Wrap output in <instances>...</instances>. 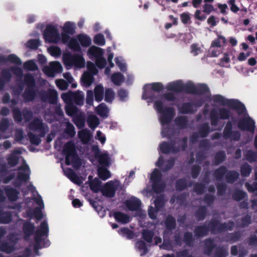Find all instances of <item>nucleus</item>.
Wrapping results in <instances>:
<instances>
[{
    "instance_id": "f257e3e1",
    "label": "nucleus",
    "mask_w": 257,
    "mask_h": 257,
    "mask_svg": "<svg viewBox=\"0 0 257 257\" xmlns=\"http://www.w3.org/2000/svg\"><path fill=\"white\" fill-rule=\"evenodd\" d=\"M234 227L233 221L229 220L227 222H220L216 219H212L210 220L208 225L203 224L196 226L194 229L195 236L198 238L207 235L210 231L212 234L220 233L227 230L231 231Z\"/></svg>"
},
{
    "instance_id": "f03ea898",
    "label": "nucleus",
    "mask_w": 257,
    "mask_h": 257,
    "mask_svg": "<svg viewBox=\"0 0 257 257\" xmlns=\"http://www.w3.org/2000/svg\"><path fill=\"white\" fill-rule=\"evenodd\" d=\"M63 154L65 156V163L67 165L71 164L74 168L79 169L81 165V160L77 154L74 143L70 141L63 146Z\"/></svg>"
},
{
    "instance_id": "7ed1b4c3",
    "label": "nucleus",
    "mask_w": 257,
    "mask_h": 257,
    "mask_svg": "<svg viewBox=\"0 0 257 257\" xmlns=\"http://www.w3.org/2000/svg\"><path fill=\"white\" fill-rule=\"evenodd\" d=\"M212 100L220 105H226L229 108L235 110L238 114H241L246 111L245 105L237 99H226L221 95L216 94L213 96Z\"/></svg>"
},
{
    "instance_id": "20e7f679",
    "label": "nucleus",
    "mask_w": 257,
    "mask_h": 257,
    "mask_svg": "<svg viewBox=\"0 0 257 257\" xmlns=\"http://www.w3.org/2000/svg\"><path fill=\"white\" fill-rule=\"evenodd\" d=\"M154 106L158 112L160 113L159 120L162 125L169 124L175 115V109L173 107H166L163 106L161 100H156Z\"/></svg>"
},
{
    "instance_id": "39448f33",
    "label": "nucleus",
    "mask_w": 257,
    "mask_h": 257,
    "mask_svg": "<svg viewBox=\"0 0 257 257\" xmlns=\"http://www.w3.org/2000/svg\"><path fill=\"white\" fill-rule=\"evenodd\" d=\"M24 81L26 85V88L22 96L25 102H32L35 99L37 94V90L35 89V78L31 74H26Z\"/></svg>"
},
{
    "instance_id": "423d86ee",
    "label": "nucleus",
    "mask_w": 257,
    "mask_h": 257,
    "mask_svg": "<svg viewBox=\"0 0 257 257\" xmlns=\"http://www.w3.org/2000/svg\"><path fill=\"white\" fill-rule=\"evenodd\" d=\"M34 241H43V247H48L50 245V241L48 239H45L43 237H47L49 235V227L46 220L43 221L40 226V228L37 229L34 231Z\"/></svg>"
},
{
    "instance_id": "0eeeda50",
    "label": "nucleus",
    "mask_w": 257,
    "mask_h": 257,
    "mask_svg": "<svg viewBox=\"0 0 257 257\" xmlns=\"http://www.w3.org/2000/svg\"><path fill=\"white\" fill-rule=\"evenodd\" d=\"M231 112L226 108L222 107L219 109L218 112L215 110H212L210 112V119L212 126H217L219 119H228L230 118Z\"/></svg>"
},
{
    "instance_id": "6e6552de",
    "label": "nucleus",
    "mask_w": 257,
    "mask_h": 257,
    "mask_svg": "<svg viewBox=\"0 0 257 257\" xmlns=\"http://www.w3.org/2000/svg\"><path fill=\"white\" fill-rule=\"evenodd\" d=\"M43 36L45 41L49 43H57L60 39L57 27L51 24L46 26Z\"/></svg>"
},
{
    "instance_id": "1a4fd4ad",
    "label": "nucleus",
    "mask_w": 257,
    "mask_h": 257,
    "mask_svg": "<svg viewBox=\"0 0 257 257\" xmlns=\"http://www.w3.org/2000/svg\"><path fill=\"white\" fill-rule=\"evenodd\" d=\"M162 174L157 169H155L151 175L150 180L152 182V189L156 193L163 191L165 184L161 182Z\"/></svg>"
},
{
    "instance_id": "9d476101",
    "label": "nucleus",
    "mask_w": 257,
    "mask_h": 257,
    "mask_svg": "<svg viewBox=\"0 0 257 257\" xmlns=\"http://www.w3.org/2000/svg\"><path fill=\"white\" fill-rule=\"evenodd\" d=\"M63 62L66 65L69 66H75L82 67L84 65V59L80 55L74 54L73 55L68 53L64 55Z\"/></svg>"
},
{
    "instance_id": "9b49d317",
    "label": "nucleus",
    "mask_w": 257,
    "mask_h": 257,
    "mask_svg": "<svg viewBox=\"0 0 257 257\" xmlns=\"http://www.w3.org/2000/svg\"><path fill=\"white\" fill-rule=\"evenodd\" d=\"M151 90H147L146 89V87L148 85H146L143 87V93L142 95V97L144 99H149L151 101H154L157 97L154 94L153 91L160 92L162 91L164 89V85L161 82H153L151 83Z\"/></svg>"
},
{
    "instance_id": "f8f14e48",
    "label": "nucleus",
    "mask_w": 257,
    "mask_h": 257,
    "mask_svg": "<svg viewBox=\"0 0 257 257\" xmlns=\"http://www.w3.org/2000/svg\"><path fill=\"white\" fill-rule=\"evenodd\" d=\"M30 130L40 133V136L44 137L48 132L49 128L47 125L44 123L40 118H35L29 124Z\"/></svg>"
},
{
    "instance_id": "ddd939ff",
    "label": "nucleus",
    "mask_w": 257,
    "mask_h": 257,
    "mask_svg": "<svg viewBox=\"0 0 257 257\" xmlns=\"http://www.w3.org/2000/svg\"><path fill=\"white\" fill-rule=\"evenodd\" d=\"M232 128V122L228 121L223 131V137L226 140L230 139L235 142L239 141L241 138V134L238 131H233Z\"/></svg>"
},
{
    "instance_id": "4468645a",
    "label": "nucleus",
    "mask_w": 257,
    "mask_h": 257,
    "mask_svg": "<svg viewBox=\"0 0 257 257\" xmlns=\"http://www.w3.org/2000/svg\"><path fill=\"white\" fill-rule=\"evenodd\" d=\"M160 152L163 154H169L171 153L176 154L180 152V148L176 146L175 140L170 142H163L159 145Z\"/></svg>"
},
{
    "instance_id": "2eb2a0df",
    "label": "nucleus",
    "mask_w": 257,
    "mask_h": 257,
    "mask_svg": "<svg viewBox=\"0 0 257 257\" xmlns=\"http://www.w3.org/2000/svg\"><path fill=\"white\" fill-rule=\"evenodd\" d=\"M237 126L241 131H246L253 133L255 127V122L249 116L243 117L238 121Z\"/></svg>"
},
{
    "instance_id": "dca6fc26",
    "label": "nucleus",
    "mask_w": 257,
    "mask_h": 257,
    "mask_svg": "<svg viewBox=\"0 0 257 257\" xmlns=\"http://www.w3.org/2000/svg\"><path fill=\"white\" fill-rule=\"evenodd\" d=\"M22 229L24 232V238L27 240L34 233L35 229L34 223L30 221H25L23 224Z\"/></svg>"
},
{
    "instance_id": "f3484780",
    "label": "nucleus",
    "mask_w": 257,
    "mask_h": 257,
    "mask_svg": "<svg viewBox=\"0 0 257 257\" xmlns=\"http://www.w3.org/2000/svg\"><path fill=\"white\" fill-rule=\"evenodd\" d=\"M116 188L111 181L107 182L101 188V192L105 197L112 198L114 197Z\"/></svg>"
},
{
    "instance_id": "a211bd4d",
    "label": "nucleus",
    "mask_w": 257,
    "mask_h": 257,
    "mask_svg": "<svg viewBox=\"0 0 257 257\" xmlns=\"http://www.w3.org/2000/svg\"><path fill=\"white\" fill-rule=\"evenodd\" d=\"M12 78V74L9 69H5L1 72L0 77V91H3L7 83L10 81Z\"/></svg>"
},
{
    "instance_id": "6ab92c4d",
    "label": "nucleus",
    "mask_w": 257,
    "mask_h": 257,
    "mask_svg": "<svg viewBox=\"0 0 257 257\" xmlns=\"http://www.w3.org/2000/svg\"><path fill=\"white\" fill-rule=\"evenodd\" d=\"M195 103L191 102H184L178 107L179 113L183 114H192L195 111Z\"/></svg>"
},
{
    "instance_id": "aec40b11",
    "label": "nucleus",
    "mask_w": 257,
    "mask_h": 257,
    "mask_svg": "<svg viewBox=\"0 0 257 257\" xmlns=\"http://www.w3.org/2000/svg\"><path fill=\"white\" fill-rule=\"evenodd\" d=\"M42 100L48 101L51 104H55L57 100V93L54 90H50L48 93H45L41 96Z\"/></svg>"
},
{
    "instance_id": "412c9836",
    "label": "nucleus",
    "mask_w": 257,
    "mask_h": 257,
    "mask_svg": "<svg viewBox=\"0 0 257 257\" xmlns=\"http://www.w3.org/2000/svg\"><path fill=\"white\" fill-rule=\"evenodd\" d=\"M215 247L216 244L213 238L209 237L205 239L204 252L205 254L208 256L211 255Z\"/></svg>"
},
{
    "instance_id": "4be33fe9",
    "label": "nucleus",
    "mask_w": 257,
    "mask_h": 257,
    "mask_svg": "<svg viewBox=\"0 0 257 257\" xmlns=\"http://www.w3.org/2000/svg\"><path fill=\"white\" fill-rule=\"evenodd\" d=\"M183 83L181 80L174 81L168 84L166 89L168 91H172L177 93L183 92Z\"/></svg>"
},
{
    "instance_id": "5701e85b",
    "label": "nucleus",
    "mask_w": 257,
    "mask_h": 257,
    "mask_svg": "<svg viewBox=\"0 0 257 257\" xmlns=\"http://www.w3.org/2000/svg\"><path fill=\"white\" fill-rule=\"evenodd\" d=\"M126 206L130 211H137L140 209L141 206L140 200L137 198H133L128 200L125 202Z\"/></svg>"
},
{
    "instance_id": "b1692460",
    "label": "nucleus",
    "mask_w": 257,
    "mask_h": 257,
    "mask_svg": "<svg viewBox=\"0 0 257 257\" xmlns=\"http://www.w3.org/2000/svg\"><path fill=\"white\" fill-rule=\"evenodd\" d=\"M87 54L90 59L95 58V59L103 56V50L97 46H91L87 51Z\"/></svg>"
},
{
    "instance_id": "393cba45",
    "label": "nucleus",
    "mask_w": 257,
    "mask_h": 257,
    "mask_svg": "<svg viewBox=\"0 0 257 257\" xmlns=\"http://www.w3.org/2000/svg\"><path fill=\"white\" fill-rule=\"evenodd\" d=\"M5 192L10 201H16L18 199L19 192L16 189L7 186L5 188Z\"/></svg>"
},
{
    "instance_id": "a878e982",
    "label": "nucleus",
    "mask_w": 257,
    "mask_h": 257,
    "mask_svg": "<svg viewBox=\"0 0 257 257\" xmlns=\"http://www.w3.org/2000/svg\"><path fill=\"white\" fill-rule=\"evenodd\" d=\"M9 241H10V239ZM14 241H3L0 243V250L7 253H10L15 250Z\"/></svg>"
},
{
    "instance_id": "bb28decb",
    "label": "nucleus",
    "mask_w": 257,
    "mask_h": 257,
    "mask_svg": "<svg viewBox=\"0 0 257 257\" xmlns=\"http://www.w3.org/2000/svg\"><path fill=\"white\" fill-rule=\"evenodd\" d=\"M113 216L116 221L122 224H126L130 221V216L127 214L120 211L113 212Z\"/></svg>"
},
{
    "instance_id": "cd10ccee",
    "label": "nucleus",
    "mask_w": 257,
    "mask_h": 257,
    "mask_svg": "<svg viewBox=\"0 0 257 257\" xmlns=\"http://www.w3.org/2000/svg\"><path fill=\"white\" fill-rule=\"evenodd\" d=\"M92 178L91 176L88 177L90 188L93 192L97 193L100 190L101 182L96 177L91 180Z\"/></svg>"
},
{
    "instance_id": "c85d7f7f",
    "label": "nucleus",
    "mask_w": 257,
    "mask_h": 257,
    "mask_svg": "<svg viewBox=\"0 0 257 257\" xmlns=\"http://www.w3.org/2000/svg\"><path fill=\"white\" fill-rule=\"evenodd\" d=\"M207 214V209L206 206H200L195 212V216L197 221H202L205 219Z\"/></svg>"
},
{
    "instance_id": "c756f323",
    "label": "nucleus",
    "mask_w": 257,
    "mask_h": 257,
    "mask_svg": "<svg viewBox=\"0 0 257 257\" xmlns=\"http://www.w3.org/2000/svg\"><path fill=\"white\" fill-rule=\"evenodd\" d=\"M211 132V130L209 123L208 122H204L200 125L198 133L200 137L204 138L207 137Z\"/></svg>"
},
{
    "instance_id": "7c9ffc66",
    "label": "nucleus",
    "mask_w": 257,
    "mask_h": 257,
    "mask_svg": "<svg viewBox=\"0 0 257 257\" xmlns=\"http://www.w3.org/2000/svg\"><path fill=\"white\" fill-rule=\"evenodd\" d=\"M95 157L97 159L101 167H108L109 166V157L106 153L96 154Z\"/></svg>"
},
{
    "instance_id": "2f4dec72",
    "label": "nucleus",
    "mask_w": 257,
    "mask_h": 257,
    "mask_svg": "<svg viewBox=\"0 0 257 257\" xmlns=\"http://www.w3.org/2000/svg\"><path fill=\"white\" fill-rule=\"evenodd\" d=\"M227 172V168L224 165L220 166L215 169L213 173V176L217 181H221L225 176Z\"/></svg>"
},
{
    "instance_id": "473e14b6",
    "label": "nucleus",
    "mask_w": 257,
    "mask_h": 257,
    "mask_svg": "<svg viewBox=\"0 0 257 257\" xmlns=\"http://www.w3.org/2000/svg\"><path fill=\"white\" fill-rule=\"evenodd\" d=\"M164 224L167 230L172 231L176 228V219L172 215L169 214L164 221Z\"/></svg>"
},
{
    "instance_id": "72a5a7b5",
    "label": "nucleus",
    "mask_w": 257,
    "mask_h": 257,
    "mask_svg": "<svg viewBox=\"0 0 257 257\" xmlns=\"http://www.w3.org/2000/svg\"><path fill=\"white\" fill-rule=\"evenodd\" d=\"M239 174L238 172L232 170L228 171L225 176L226 182L228 183H233L239 178Z\"/></svg>"
},
{
    "instance_id": "f704fd0d",
    "label": "nucleus",
    "mask_w": 257,
    "mask_h": 257,
    "mask_svg": "<svg viewBox=\"0 0 257 257\" xmlns=\"http://www.w3.org/2000/svg\"><path fill=\"white\" fill-rule=\"evenodd\" d=\"M174 122L177 126L181 129H184L188 125V117L187 116H179L176 117Z\"/></svg>"
},
{
    "instance_id": "c9c22d12",
    "label": "nucleus",
    "mask_w": 257,
    "mask_h": 257,
    "mask_svg": "<svg viewBox=\"0 0 257 257\" xmlns=\"http://www.w3.org/2000/svg\"><path fill=\"white\" fill-rule=\"evenodd\" d=\"M97 175L103 181L106 180L111 177V173L106 167H99L97 169Z\"/></svg>"
},
{
    "instance_id": "e433bc0d",
    "label": "nucleus",
    "mask_w": 257,
    "mask_h": 257,
    "mask_svg": "<svg viewBox=\"0 0 257 257\" xmlns=\"http://www.w3.org/2000/svg\"><path fill=\"white\" fill-rule=\"evenodd\" d=\"M251 223V217L249 214L243 216L241 219L237 221V224L238 227L244 228L248 226Z\"/></svg>"
},
{
    "instance_id": "4c0bfd02",
    "label": "nucleus",
    "mask_w": 257,
    "mask_h": 257,
    "mask_svg": "<svg viewBox=\"0 0 257 257\" xmlns=\"http://www.w3.org/2000/svg\"><path fill=\"white\" fill-rule=\"evenodd\" d=\"M77 39L81 45L83 47H88L91 44V38L86 35L79 34Z\"/></svg>"
},
{
    "instance_id": "58836bf2",
    "label": "nucleus",
    "mask_w": 257,
    "mask_h": 257,
    "mask_svg": "<svg viewBox=\"0 0 257 257\" xmlns=\"http://www.w3.org/2000/svg\"><path fill=\"white\" fill-rule=\"evenodd\" d=\"M12 221V215L10 212H3L0 209V223L8 224Z\"/></svg>"
},
{
    "instance_id": "ea45409f",
    "label": "nucleus",
    "mask_w": 257,
    "mask_h": 257,
    "mask_svg": "<svg viewBox=\"0 0 257 257\" xmlns=\"http://www.w3.org/2000/svg\"><path fill=\"white\" fill-rule=\"evenodd\" d=\"M95 99L97 102L101 101L104 95V88L101 85H97L94 90Z\"/></svg>"
},
{
    "instance_id": "a19ab883",
    "label": "nucleus",
    "mask_w": 257,
    "mask_h": 257,
    "mask_svg": "<svg viewBox=\"0 0 257 257\" xmlns=\"http://www.w3.org/2000/svg\"><path fill=\"white\" fill-rule=\"evenodd\" d=\"M210 92L208 86L204 83L199 84L196 86L195 95H202Z\"/></svg>"
},
{
    "instance_id": "79ce46f5",
    "label": "nucleus",
    "mask_w": 257,
    "mask_h": 257,
    "mask_svg": "<svg viewBox=\"0 0 257 257\" xmlns=\"http://www.w3.org/2000/svg\"><path fill=\"white\" fill-rule=\"evenodd\" d=\"M78 109L77 107L72 103L67 105L65 107V112L67 115L71 117H74L78 114Z\"/></svg>"
},
{
    "instance_id": "37998d69",
    "label": "nucleus",
    "mask_w": 257,
    "mask_h": 257,
    "mask_svg": "<svg viewBox=\"0 0 257 257\" xmlns=\"http://www.w3.org/2000/svg\"><path fill=\"white\" fill-rule=\"evenodd\" d=\"M183 241L188 246H193L194 242L193 234L189 231H186L184 233Z\"/></svg>"
},
{
    "instance_id": "c03bdc74",
    "label": "nucleus",
    "mask_w": 257,
    "mask_h": 257,
    "mask_svg": "<svg viewBox=\"0 0 257 257\" xmlns=\"http://www.w3.org/2000/svg\"><path fill=\"white\" fill-rule=\"evenodd\" d=\"M12 109V112L14 120L17 123H20L23 120V113L20 109L18 107H13L12 105L10 106Z\"/></svg>"
},
{
    "instance_id": "a18cd8bd",
    "label": "nucleus",
    "mask_w": 257,
    "mask_h": 257,
    "mask_svg": "<svg viewBox=\"0 0 257 257\" xmlns=\"http://www.w3.org/2000/svg\"><path fill=\"white\" fill-rule=\"evenodd\" d=\"M73 121L78 128H82L85 125V116L81 114H77L73 117Z\"/></svg>"
},
{
    "instance_id": "49530a36",
    "label": "nucleus",
    "mask_w": 257,
    "mask_h": 257,
    "mask_svg": "<svg viewBox=\"0 0 257 257\" xmlns=\"http://www.w3.org/2000/svg\"><path fill=\"white\" fill-rule=\"evenodd\" d=\"M87 124L91 128H95L99 123L98 118L93 114L89 115L87 119Z\"/></svg>"
},
{
    "instance_id": "de8ad7c7",
    "label": "nucleus",
    "mask_w": 257,
    "mask_h": 257,
    "mask_svg": "<svg viewBox=\"0 0 257 257\" xmlns=\"http://www.w3.org/2000/svg\"><path fill=\"white\" fill-rule=\"evenodd\" d=\"M188 186L187 180L185 178L178 179L175 183V189L177 191H182Z\"/></svg>"
},
{
    "instance_id": "09e8293b",
    "label": "nucleus",
    "mask_w": 257,
    "mask_h": 257,
    "mask_svg": "<svg viewBox=\"0 0 257 257\" xmlns=\"http://www.w3.org/2000/svg\"><path fill=\"white\" fill-rule=\"evenodd\" d=\"M226 154L223 151L217 152L214 156V165H219L223 162L226 159Z\"/></svg>"
},
{
    "instance_id": "8fccbe9b",
    "label": "nucleus",
    "mask_w": 257,
    "mask_h": 257,
    "mask_svg": "<svg viewBox=\"0 0 257 257\" xmlns=\"http://www.w3.org/2000/svg\"><path fill=\"white\" fill-rule=\"evenodd\" d=\"M244 156L247 161L252 163L257 160V152L248 150L244 154Z\"/></svg>"
},
{
    "instance_id": "3c124183",
    "label": "nucleus",
    "mask_w": 257,
    "mask_h": 257,
    "mask_svg": "<svg viewBox=\"0 0 257 257\" xmlns=\"http://www.w3.org/2000/svg\"><path fill=\"white\" fill-rule=\"evenodd\" d=\"M77 105L81 106L84 103V95L81 91L73 92V101Z\"/></svg>"
},
{
    "instance_id": "603ef678",
    "label": "nucleus",
    "mask_w": 257,
    "mask_h": 257,
    "mask_svg": "<svg viewBox=\"0 0 257 257\" xmlns=\"http://www.w3.org/2000/svg\"><path fill=\"white\" fill-rule=\"evenodd\" d=\"M142 236L145 241L148 243H151L154 236V232L153 230L145 229L143 230Z\"/></svg>"
},
{
    "instance_id": "864d4df0",
    "label": "nucleus",
    "mask_w": 257,
    "mask_h": 257,
    "mask_svg": "<svg viewBox=\"0 0 257 257\" xmlns=\"http://www.w3.org/2000/svg\"><path fill=\"white\" fill-rule=\"evenodd\" d=\"M183 92L187 94H195L196 86L191 82H188L186 84H183Z\"/></svg>"
},
{
    "instance_id": "5fc2aeb1",
    "label": "nucleus",
    "mask_w": 257,
    "mask_h": 257,
    "mask_svg": "<svg viewBox=\"0 0 257 257\" xmlns=\"http://www.w3.org/2000/svg\"><path fill=\"white\" fill-rule=\"evenodd\" d=\"M81 79L84 84L89 87L92 84L94 77L92 74L90 72H85L83 73Z\"/></svg>"
},
{
    "instance_id": "6e6d98bb",
    "label": "nucleus",
    "mask_w": 257,
    "mask_h": 257,
    "mask_svg": "<svg viewBox=\"0 0 257 257\" xmlns=\"http://www.w3.org/2000/svg\"><path fill=\"white\" fill-rule=\"evenodd\" d=\"M252 168L248 163H245L240 166V174L243 177H247L251 172Z\"/></svg>"
},
{
    "instance_id": "4d7b16f0",
    "label": "nucleus",
    "mask_w": 257,
    "mask_h": 257,
    "mask_svg": "<svg viewBox=\"0 0 257 257\" xmlns=\"http://www.w3.org/2000/svg\"><path fill=\"white\" fill-rule=\"evenodd\" d=\"M27 136L30 140V142L32 145L35 146H39L41 143V137L39 136H37L32 132H29L27 134Z\"/></svg>"
},
{
    "instance_id": "13d9d810",
    "label": "nucleus",
    "mask_w": 257,
    "mask_h": 257,
    "mask_svg": "<svg viewBox=\"0 0 257 257\" xmlns=\"http://www.w3.org/2000/svg\"><path fill=\"white\" fill-rule=\"evenodd\" d=\"M112 82L117 86H120L124 80L123 75L120 73H114L111 77Z\"/></svg>"
},
{
    "instance_id": "bf43d9fd",
    "label": "nucleus",
    "mask_w": 257,
    "mask_h": 257,
    "mask_svg": "<svg viewBox=\"0 0 257 257\" xmlns=\"http://www.w3.org/2000/svg\"><path fill=\"white\" fill-rule=\"evenodd\" d=\"M75 25L73 23L70 22H67L64 24L63 31L69 35H73L75 33Z\"/></svg>"
},
{
    "instance_id": "052dcab7",
    "label": "nucleus",
    "mask_w": 257,
    "mask_h": 257,
    "mask_svg": "<svg viewBox=\"0 0 257 257\" xmlns=\"http://www.w3.org/2000/svg\"><path fill=\"white\" fill-rule=\"evenodd\" d=\"M97 113L101 116L107 117L108 109L106 104L103 103L100 104L97 107Z\"/></svg>"
},
{
    "instance_id": "680f3d73",
    "label": "nucleus",
    "mask_w": 257,
    "mask_h": 257,
    "mask_svg": "<svg viewBox=\"0 0 257 257\" xmlns=\"http://www.w3.org/2000/svg\"><path fill=\"white\" fill-rule=\"evenodd\" d=\"M155 207L158 210H160L165 205V201L163 195L158 196L156 197L154 201Z\"/></svg>"
},
{
    "instance_id": "e2e57ef3",
    "label": "nucleus",
    "mask_w": 257,
    "mask_h": 257,
    "mask_svg": "<svg viewBox=\"0 0 257 257\" xmlns=\"http://www.w3.org/2000/svg\"><path fill=\"white\" fill-rule=\"evenodd\" d=\"M119 234L127 239H132L134 237V233L127 227H122L118 231Z\"/></svg>"
},
{
    "instance_id": "0e129e2a",
    "label": "nucleus",
    "mask_w": 257,
    "mask_h": 257,
    "mask_svg": "<svg viewBox=\"0 0 257 257\" xmlns=\"http://www.w3.org/2000/svg\"><path fill=\"white\" fill-rule=\"evenodd\" d=\"M68 45L70 49L75 52H80L81 50L79 44L76 39L72 38L68 42Z\"/></svg>"
},
{
    "instance_id": "69168bd1",
    "label": "nucleus",
    "mask_w": 257,
    "mask_h": 257,
    "mask_svg": "<svg viewBox=\"0 0 257 257\" xmlns=\"http://www.w3.org/2000/svg\"><path fill=\"white\" fill-rule=\"evenodd\" d=\"M24 68L31 71L38 70V67L36 63L32 60H28L24 63Z\"/></svg>"
},
{
    "instance_id": "338daca9",
    "label": "nucleus",
    "mask_w": 257,
    "mask_h": 257,
    "mask_svg": "<svg viewBox=\"0 0 257 257\" xmlns=\"http://www.w3.org/2000/svg\"><path fill=\"white\" fill-rule=\"evenodd\" d=\"M246 196V192L241 190H236L232 195V199L236 201H239L243 199Z\"/></svg>"
},
{
    "instance_id": "774afa93",
    "label": "nucleus",
    "mask_w": 257,
    "mask_h": 257,
    "mask_svg": "<svg viewBox=\"0 0 257 257\" xmlns=\"http://www.w3.org/2000/svg\"><path fill=\"white\" fill-rule=\"evenodd\" d=\"M227 255V250L224 246H219L216 248L214 252L215 257H226Z\"/></svg>"
}]
</instances>
